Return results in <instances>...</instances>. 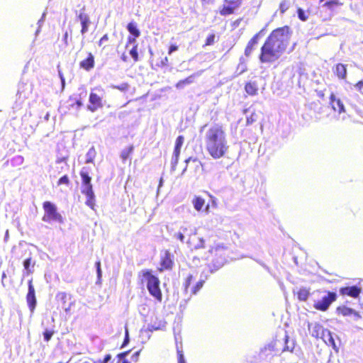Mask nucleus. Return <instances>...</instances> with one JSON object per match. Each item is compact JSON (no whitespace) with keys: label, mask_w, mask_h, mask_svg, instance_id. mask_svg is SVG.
Instances as JSON below:
<instances>
[{"label":"nucleus","mask_w":363,"mask_h":363,"mask_svg":"<svg viewBox=\"0 0 363 363\" xmlns=\"http://www.w3.org/2000/svg\"><path fill=\"white\" fill-rule=\"evenodd\" d=\"M240 5L241 1L239 0H224L219 9V13L223 16L234 14Z\"/></svg>","instance_id":"obj_11"},{"label":"nucleus","mask_w":363,"mask_h":363,"mask_svg":"<svg viewBox=\"0 0 363 363\" xmlns=\"http://www.w3.org/2000/svg\"><path fill=\"white\" fill-rule=\"evenodd\" d=\"M70 184L69 178L67 175L61 177L57 181V185L60 186L62 184L69 185Z\"/></svg>","instance_id":"obj_37"},{"label":"nucleus","mask_w":363,"mask_h":363,"mask_svg":"<svg viewBox=\"0 0 363 363\" xmlns=\"http://www.w3.org/2000/svg\"><path fill=\"white\" fill-rule=\"evenodd\" d=\"M96 269H97L98 277H100L101 276V262H100V261H98V262H96Z\"/></svg>","instance_id":"obj_51"},{"label":"nucleus","mask_w":363,"mask_h":363,"mask_svg":"<svg viewBox=\"0 0 363 363\" xmlns=\"http://www.w3.org/2000/svg\"><path fill=\"white\" fill-rule=\"evenodd\" d=\"M337 300V294L333 291H328L327 295L320 300L315 301L313 304L315 309L320 311H326L332 303Z\"/></svg>","instance_id":"obj_10"},{"label":"nucleus","mask_w":363,"mask_h":363,"mask_svg":"<svg viewBox=\"0 0 363 363\" xmlns=\"http://www.w3.org/2000/svg\"><path fill=\"white\" fill-rule=\"evenodd\" d=\"M169 62V59L167 56H162L160 58L152 59V64L157 67H162L167 66Z\"/></svg>","instance_id":"obj_25"},{"label":"nucleus","mask_w":363,"mask_h":363,"mask_svg":"<svg viewBox=\"0 0 363 363\" xmlns=\"http://www.w3.org/2000/svg\"><path fill=\"white\" fill-rule=\"evenodd\" d=\"M34 265H35V263L34 262L32 263L31 257L27 258L23 262V267H24L25 269L27 271L28 274H31L33 272V271L30 269V267L32 266L33 267Z\"/></svg>","instance_id":"obj_30"},{"label":"nucleus","mask_w":363,"mask_h":363,"mask_svg":"<svg viewBox=\"0 0 363 363\" xmlns=\"http://www.w3.org/2000/svg\"><path fill=\"white\" fill-rule=\"evenodd\" d=\"M177 358H178V363H185L184 357L182 351L177 350Z\"/></svg>","instance_id":"obj_47"},{"label":"nucleus","mask_w":363,"mask_h":363,"mask_svg":"<svg viewBox=\"0 0 363 363\" xmlns=\"http://www.w3.org/2000/svg\"><path fill=\"white\" fill-rule=\"evenodd\" d=\"M340 0H330L324 3L323 6L328 9H333L334 6L342 5Z\"/></svg>","instance_id":"obj_31"},{"label":"nucleus","mask_w":363,"mask_h":363,"mask_svg":"<svg viewBox=\"0 0 363 363\" xmlns=\"http://www.w3.org/2000/svg\"><path fill=\"white\" fill-rule=\"evenodd\" d=\"M267 31V25L256 33L247 42L244 54L246 57H250L257 48L259 40L264 37Z\"/></svg>","instance_id":"obj_8"},{"label":"nucleus","mask_w":363,"mask_h":363,"mask_svg":"<svg viewBox=\"0 0 363 363\" xmlns=\"http://www.w3.org/2000/svg\"><path fill=\"white\" fill-rule=\"evenodd\" d=\"M205 127H206V125H204L201 128V129L204 128Z\"/></svg>","instance_id":"obj_63"},{"label":"nucleus","mask_w":363,"mask_h":363,"mask_svg":"<svg viewBox=\"0 0 363 363\" xmlns=\"http://www.w3.org/2000/svg\"><path fill=\"white\" fill-rule=\"evenodd\" d=\"M205 283V280L200 279L197 281L195 284V285L191 288V294L196 295L203 287V284Z\"/></svg>","instance_id":"obj_29"},{"label":"nucleus","mask_w":363,"mask_h":363,"mask_svg":"<svg viewBox=\"0 0 363 363\" xmlns=\"http://www.w3.org/2000/svg\"><path fill=\"white\" fill-rule=\"evenodd\" d=\"M329 104L334 112L339 114L345 112V105L340 98H337L334 93H331L329 96Z\"/></svg>","instance_id":"obj_15"},{"label":"nucleus","mask_w":363,"mask_h":363,"mask_svg":"<svg viewBox=\"0 0 363 363\" xmlns=\"http://www.w3.org/2000/svg\"><path fill=\"white\" fill-rule=\"evenodd\" d=\"M190 161H192V162H197L198 160L197 158H194V157H189L187 158L186 160H185V163L187 164Z\"/></svg>","instance_id":"obj_55"},{"label":"nucleus","mask_w":363,"mask_h":363,"mask_svg":"<svg viewBox=\"0 0 363 363\" xmlns=\"http://www.w3.org/2000/svg\"><path fill=\"white\" fill-rule=\"evenodd\" d=\"M122 363H130V362H128V360H126V359H124V360L122 362Z\"/></svg>","instance_id":"obj_61"},{"label":"nucleus","mask_w":363,"mask_h":363,"mask_svg":"<svg viewBox=\"0 0 363 363\" xmlns=\"http://www.w3.org/2000/svg\"><path fill=\"white\" fill-rule=\"evenodd\" d=\"M194 82V75L189 76L184 79L179 81L176 84L175 86L177 89L183 88L186 84H190Z\"/></svg>","instance_id":"obj_28"},{"label":"nucleus","mask_w":363,"mask_h":363,"mask_svg":"<svg viewBox=\"0 0 363 363\" xmlns=\"http://www.w3.org/2000/svg\"><path fill=\"white\" fill-rule=\"evenodd\" d=\"M297 14H298V18L300 20H301L302 21H306L308 18V16L306 15L305 11L301 8H298Z\"/></svg>","instance_id":"obj_36"},{"label":"nucleus","mask_w":363,"mask_h":363,"mask_svg":"<svg viewBox=\"0 0 363 363\" xmlns=\"http://www.w3.org/2000/svg\"><path fill=\"white\" fill-rule=\"evenodd\" d=\"M354 87L356 89L363 94V80L358 81L355 84Z\"/></svg>","instance_id":"obj_42"},{"label":"nucleus","mask_w":363,"mask_h":363,"mask_svg":"<svg viewBox=\"0 0 363 363\" xmlns=\"http://www.w3.org/2000/svg\"><path fill=\"white\" fill-rule=\"evenodd\" d=\"M61 79H62V83H64V81H65V80H64L63 77H61Z\"/></svg>","instance_id":"obj_62"},{"label":"nucleus","mask_w":363,"mask_h":363,"mask_svg":"<svg viewBox=\"0 0 363 363\" xmlns=\"http://www.w3.org/2000/svg\"><path fill=\"white\" fill-rule=\"evenodd\" d=\"M205 146L208 155L214 160L226 155L229 146L221 125L214 124L208 129L205 135Z\"/></svg>","instance_id":"obj_2"},{"label":"nucleus","mask_w":363,"mask_h":363,"mask_svg":"<svg viewBox=\"0 0 363 363\" xmlns=\"http://www.w3.org/2000/svg\"><path fill=\"white\" fill-rule=\"evenodd\" d=\"M128 342H129L128 330V329H125V338L121 345V347H124L125 345H127L128 344Z\"/></svg>","instance_id":"obj_46"},{"label":"nucleus","mask_w":363,"mask_h":363,"mask_svg":"<svg viewBox=\"0 0 363 363\" xmlns=\"http://www.w3.org/2000/svg\"><path fill=\"white\" fill-rule=\"evenodd\" d=\"M245 90L247 94L255 96L257 94L258 88L256 82H248L245 84Z\"/></svg>","instance_id":"obj_23"},{"label":"nucleus","mask_w":363,"mask_h":363,"mask_svg":"<svg viewBox=\"0 0 363 363\" xmlns=\"http://www.w3.org/2000/svg\"><path fill=\"white\" fill-rule=\"evenodd\" d=\"M184 138L182 135H179L176 140L172 156V164L176 166L179 162L180 152L182 146L183 145Z\"/></svg>","instance_id":"obj_17"},{"label":"nucleus","mask_w":363,"mask_h":363,"mask_svg":"<svg viewBox=\"0 0 363 363\" xmlns=\"http://www.w3.org/2000/svg\"><path fill=\"white\" fill-rule=\"evenodd\" d=\"M324 0H320V2L323 1Z\"/></svg>","instance_id":"obj_64"},{"label":"nucleus","mask_w":363,"mask_h":363,"mask_svg":"<svg viewBox=\"0 0 363 363\" xmlns=\"http://www.w3.org/2000/svg\"><path fill=\"white\" fill-rule=\"evenodd\" d=\"M192 281H196L195 277H194L193 274H189L187 276V277L186 278L185 281L184 283V290L186 292L188 291V289H189V286H190Z\"/></svg>","instance_id":"obj_34"},{"label":"nucleus","mask_w":363,"mask_h":363,"mask_svg":"<svg viewBox=\"0 0 363 363\" xmlns=\"http://www.w3.org/2000/svg\"><path fill=\"white\" fill-rule=\"evenodd\" d=\"M111 359V355L110 354H107L104 356L103 359H99L98 361L94 362V363H108Z\"/></svg>","instance_id":"obj_44"},{"label":"nucleus","mask_w":363,"mask_h":363,"mask_svg":"<svg viewBox=\"0 0 363 363\" xmlns=\"http://www.w3.org/2000/svg\"><path fill=\"white\" fill-rule=\"evenodd\" d=\"M225 248L221 246H216L215 247H212L209 252L211 255H216L218 252L223 251Z\"/></svg>","instance_id":"obj_41"},{"label":"nucleus","mask_w":363,"mask_h":363,"mask_svg":"<svg viewBox=\"0 0 363 363\" xmlns=\"http://www.w3.org/2000/svg\"><path fill=\"white\" fill-rule=\"evenodd\" d=\"M130 55L133 59L134 62H136L139 60V55L138 52V45L135 44L130 50Z\"/></svg>","instance_id":"obj_32"},{"label":"nucleus","mask_w":363,"mask_h":363,"mask_svg":"<svg viewBox=\"0 0 363 363\" xmlns=\"http://www.w3.org/2000/svg\"><path fill=\"white\" fill-rule=\"evenodd\" d=\"M5 277H6V274L4 272L2 274L1 278H2V279H4Z\"/></svg>","instance_id":"obj_60"},{"label":"nucleus","mask_w":363,"mask_h":363,"mask_svg":"<svg viewBox=\"0 0 363 363\" xmlns=\"http://www.w3.org/2000/svg\"><path fill=\"white\" fill-rule=\"evenodd\" d=\"M140 351L138 350L135 352H134L133 354H132V360L135 362H137L138 361V359H139V356H140Z\"/></svg>","instance_id":"obj_49"},{"label":"nucleus","mask_w":363,"mask_h":363,"mask_svg":"<svg viewBox=\"0 0 363 363\" xmlns=\"http://www.w3.org/2000/svg\"><path fill=\"white\" fill-rule=\"evenodd\" d=\"M215 35L214 34H210L207 38H206V42H205V44H204V46H209V45H212L214 44L215 43Z\"/></svg>","instance_id":"obj_38"},{"label":"nucleus","mask_w":363,"mask_h":363,"mask_svg":"<svg viewBox=\"0 0 363 363\" xmlns=\"http://www.w3.org/2000/svg\"><path fill=\"white\" fill-rule=\"evenodd\" d=\"M257 116L255 113H252L249 116L247 117L246 123L247 125H251L257 121Z\"/></svg>","instance_id":"obj_39"},{"label":"nucleus","mask_w":363,"mask_h":363,"mask_svg":"<svg viewBox=\"0 0 363 363\" xmlns=\"http://www.w3.org/2000/svg\"><path fill=\"white\" fill-rule=\"evenodd\" d=\"M175 236H176V238H177V239H179L181 242H183V241H184V236L183 233H177V234L175 235Z\"/></svg>","instance_id":"obj_53"},{"label":"nucleus","mask_w":363,"mask_h":363,"mask_svg":"<svg viewBox=\"0 0 363 363\" xmlns=\"http://www.w3.org/2000/svg\"><path fill=\"white\" fill-rule=\"evenodd\" d=\"M178 49H179L178 45H177L175 44H172L169 46V48L168 49V54L171 55L173 52L177 51Z\"/></svg>","instance_id":"obj_48"},{"label":"nucleus","mask_w":363,"mask_h":363,"mask_svg":"<svg viewBox=\"0 0 363 363\" xmlns=\"http://www.w3.org/2000/svg\"><path fill=\"white\" fill-rule=\"evenodd\" d=\"M134 146L133 145L128 146L126 149L123 150L121 153V157L123 162L129 159L133 154Z\"/></svg>","instance_id":"obj_26"},{"label":"nucleus","mask_w":363,"mask_h":363,"mask_svg":"<svg viewBox=\"0 0 363 363\" xmlns=\"http://www.w3.org/2000/svg\"><path fill=\"white\" fill-rule=\"evenodd\" d=\"M242 18H238L236 19L235 21H233L231 24V26L233 27V28H236L238 27L240 23L242 22Z\"/></svg>","instance_id":"obj_50"},{"label":"nucleus","mask_w":363,"mask_h":363,"mask_svg":"<svg viewBox=\"0 0 363 363\" xmlns=\"http://www.w3.org/2000/svg\"><path fill=\"white\" fill-rule=\"evenodd\" d=\"M187 243L191 250L204 247V240L196 234L190 235Z\"/></svg>","instance_id":"obj_18"},{"label":"nucleus","mask_w":363,"mask_h":363,"mask_svg":"<svg viewBox=\"0 0 363 363\" xmlns=\"http://www.w3.org/2000/svg\"><path fill=\"white\" fill-rule=\"evenodd\" d=\"M312 336L318 339L320 338L328 346L332 347L334 350H337L334 338L331 332L325 328L322 325L315 323L312 331Z\"/></svg>","instance_id":"obj_7"},{"label":"nucleus","mask_w":363,"mask_h":363,"mask_svg":"<svg viewBox=\"0 0 363 363\" xmlns=\"http://www.w3.org/2000/svg\"><path fill=\"white\" fill-rule=\"evenodd\" d=\"M127 29L128 32L135 37H139L140 31L137 28V25L135 23L130 22L127 25Z\"/></svg>","instance_id":"obj_27"},{"label":"nucleus","mask_w":363,"mask_h":363,"mask_svg":"<svg viewBox=\"0 0 363 363\" xmlns=\"http://www.w3.org/2000/svg\"><path fill=\"white\" fill-rule=\"evenodd\" d=\"M43 208L44 211L42 220L51 223L56 222L58 223H62L64 221L62 216L58 212L57 206L49 201H44L43 203Z\"/></svg>","instance_id":"obj_5"},{"label":"nucleus","mask_w":363,"mask_h":363,"mask_svg":"<svg viewBox=\"0 0 363 363\" xmlns=\"http://www.w3.org/2000/svg\"><path fill=\"white\" fill-rule=\"evenodd\" d=\"M333 72L340 80H345L347 77V65L337 63L333 67Z\"/></svg>","instance_id":"obj_20"},{"label":"nucleus","mask_w":363,"mask_h":363,"mask_svg":"<svg viewBox=\"0 0 363 363\" xmlns=\"http://www.w3.org/2000/svg\"><path fill=\"white\" fill-rule=\"evenodd\" d=\"M318 96L320 99H323L325 98V94H324V92H323V91H318Z\"/></svg>","instance_id":"obj_56"},{"label":"nucleus","mask_w":363,"mask_h":363,"mask_svg":"<svg viewBox=\"0 0 363 363\" xmlns=\"http://www.w3.org/2000/svg\"><path fill=\"white\" fill-rule=\"evenodd\" d=\"M95 60L94 56L91 52H89L86 59L82 60L79 63L80 68L85 71H90L94 67Z\"/></svg>","instance_id":"obj_19"},{"label":"nucleus","mask_w":363,"mask_h":363,"mask_svg":"<svg viewBox=\"0 0 363 363\" xmlns=\"http://www.w3.org/2000/svg\"><path fill=\"white\" fill-rule=\"evenodd\" d=\"M205 203V199L199 196H195L192 200L194 207L197 211H200L203 208Z\"/></svg>","instance_id":"obj_24"},{"label":"nucleus","mask_w":363,"mask_h":363,"mask_svg":"<svg viewBox=\"0 0 363 363\" xmlns=\"http://www.w3.org/2000/svg\"><path fill=\"white\" fill-rule=\"evenodd\" d=\"M293 31L284 26L271 31L262 43L258 55L261 64H272L287 52Z\"/></svg>","instance_id":"obj_1"},{"label":"nucleus","mask_w":363,"mask_h":363,"mask_svg":"<svg viewBox=\"0 0 363 363\" xmlns=\"http://www.w3.org/2000/svg\"><path fill=\"white\" fill-rule=\"evenodd\" d=\"M96 90L101 91V92L104 91V89L99 88L91 89L89 97V104L87 105V109L91 112H95L98 109L101 108L104 106L103 97L101 95L95 92Z\"/></svg>","instance_id":"obj_9"},{"label":"nucleus","mask_w":363,"mask_h":363,"mask_svg":"<svg viewBox=\"0 0 363 363\" xmlns=\"http://www.w3.org/2000/svg\"><path fill=\"white\" fill-rule=\"evenodd\" d=\"M52 335H53V332L50 331V330H45L43 333L44 340L46 342H48L51 339Z\"/></svg>","instance_id":"obj_43"},{"label":"nucleus","mask_w":363,"mask_h":363,"mask_svg":"<svg viewBox=\"0 0 363 363\" xmlns=\"http://www.w3.org/2000/svg\"><path fill=\"white\" fill-rule=\"evenodd\" d=\"M67 38H68V33H67V32H66L64 35V41H65V45L68 44Z\"/></svg>","instance_id":"obj_57"},{"label":"nucleus","mask_w":363,"mask_h":363,"mask_svg":"<svg viewBox=\"0 0 363 363\" xmlns=\"http://www.w3.org/2000/svg\"><path fill=\"white\" fill-rule=\"evenodd\" d=\"M289 340L288 335H285L282 338L272 340L269 343L261 349V352L272 355H278L284 352H293L294 346L289 347L287 344Z\"/></svg>","instance_id":"obj_3"},{"label":"nucleus","mask_w":363,"mask_h":363,"mask_svg":"<svg viewBox=\"0 0 363 363\" xmlns=\"http://www.w3.org/2000/svg\"><path fill=\"white\" fill-rule=\"evenodd\" d=\"M143 276L147 279V288L151 296H152L158 302L162 301V294L160 288V279L155 275H152L149 270L144 271Z\"/></svg>","instance_id":"obj_6"},{"label":"nucleus","mask_w":363,"mask_h":363,"mask_svg":"<svg viewBox=\"0 0 363 363\" xmlns=\"http://www.w3.org/2000/svg\"><path fill=\"white\" fill-rule=\"evenodd\" d=\"M121 59L123 62H127V56H125L124 54L121 56Z\"/></svg>","instance_id":"obj_59"},{"label":"nucleus","mask_w":363,"mask_h":363,"mask_svg":"<svg viewBox=\"0 0 363 363\" xmlns=\"http://www.w3.org/2000/svg\"><path fill=\"white\" fill-rule=\"evenodd\" d=\"M28 293L26 294V301L30 312H33L36 306L37 300L32 279L29 280L28 282Z\"/></svg>","instance_id":"obj_13"},{"label":"nucleus","mask_w":363,"mask_h":363,"mask_svg":"<svg viewBox=\"0 0 363 363\" xmlns=\"http://www.w3.org/2000/svg\"><path fill=\"white\" fill-rule=\"evenodd\" d=\"M76 104H77V106L80 107V106H82V102L80 100H77L76 101Z\"/></svg>","instance_id":"obj_58"},{"label":"nucleus","mask_w":363,"mask_h":363,"mask_svg":"<svg viewBox=\"0 0 363 363\" xmlns=\"http://www.w3.org/2000/svg\"><path fill=\"white\" fill-rule=\"evenodd\" d=\"M160 267L157 269L159 272L171 270L174 265L172 255L169 250H164L161 255L160 261Z\"/></svg>","instance_id":"obj_12"},{"label":"nucleus","mask_w":363,"mask_h":363,"mask_svg":"<svg viewBox=\"0 0 363 363\" xmlns=\"http://www.w3.org/2000/svg\"><path fill=\"white\" fill-rule=\"evenodd\" d=\"M310 294V289L307 288H301L295 293V296L299 301H306Z\"/></svg>","instance_id":"obj_22"},{"label":"nucleus","mask_w":363,"mask_h":363,"mask_svg":"<svg viewBox=\"0 0 363 363\" xmlns=\"http://www.w3.org/2000/svg\"><path fill=\"white\" fill-rule=\"evenodd\" d=\"M337 312L339 315H342L343 316H350L353 315L358 318H360V315L357 311L345 306H338L337 308Z\"/></svg>","instance_id":"obj_21"},{"label":"nucleus","mask_w":363,"mask_h":363,"mask_svg":"<svg viewBox=\"0 0 363 363\" xmlns=\"http://www.w3.org/2000/svg\"><path fill=\"white\" fill-rule=\"evenodd\" d=\"M130 352V350H128V351H125V352H121L120 354H118V357L119 359H123L125 358L128 354Z\"/></svg>","instance_id":"obj_52"},{"label":"nucleus","mask_w":363,"mask_h":363,"mask_svg":"<svg viewBox=\"0 0 363 363\" xmlns=\"http://www.w3.org/2000/svg\"><path fill=\"white\" fill-rule=\"evenodd\" d=\"M57 297L62 301V302L65 303L67 298V294L65 292L58 293Z\"/></svg>","instance_id":"obj_45"},{"label":"nucleus","mask_w":363,"mask_h":363,"mask_svg":"<svg viewBox=\"0 0 363 363\" xmlns=\"http://www.w3.org/2000/svg\"><path fill=\"white\" fill-rule=\"evenodd\" d=\"M129 84L128 82H123L119 85H111V88L113 89H118L122 92L126 91L129 88Z\"/></svg>","instance_id":"obj_33"},{"label":"nucleus","mask_w":363,"mask_h":363,"mask_svg":"<svg viewBox=\"0 0 363 363\" xmlns=\"http://www.w3.org/2000/svg\"><path fill=\"white\" fill-rule=\"evenodd\" d=\"M137 38L138 37H135V36H133V35L132 36H128V43H135Z\"/></svg>","instance_id":"obj_54"},{"label":"nucleus","mask_w":363,"mask_h":363,"mask_svg":"<svg viewBox=\"0 0 363 363\" xmlns=\"http://www.w3.org/2000/svg\"><path fill=\"white\" fill-rule=\"evenodd\" d=\"M108 40V35L107 34H105L99 40V45L100 47H103V48H106V45L104 43H105V42H107Z\"/></svg>","instance_id":"obj_40"},{"label":"nucleus","mask_w":363,"mask_h":363,"mask_svg":"<svg viewBox=\"0 0 363 363\" xmlns=\"http://www.w3.org/2000/svg\"><path fill=\"white\" fill-rule=\"evenodd\" d=\"M77 18L79 21L82 26L81 33L84 35V33L88 32L89 28L91 23L90 17L89 14L85 11V9L83 8L80 10Z\"/></svg>","instance_id":"obj_14"},{"label":"nucleus","mask_w":363,"mask_h":363,"mask_svg":"<svg viewBox=\"0 0 363 363\" xmlns=\"http://www.w3.org/2000/svg\"><path fill=\"white\" fill-rule=\"evenodd\" d=\"M289 6L288 1L286 0H283L279 4V9L281 13H284L289 9Z\"/></svg>","instance_id":"obj_35"},{"label":"nucleus","mask_w":363,"mask_h":363,"mask_svg":"<svg viewBox=\"0 0 363 363\" xmlns=\"http://www.w3.org/2000/svg\"><path fill=\"white\" fill-rule=\"evenodd\" d=\"M340 294L342 296H350L357 298L362 293V289L357 286L341 287L339 290Z\"/></svg>","instance_id":"obj_16"},{"label":"nucleus","mask_w":363,"mask_h":363,"mask_svg":"<svg viewBox=\"0 0 363 363\" xmlns=\"http://www.w3.org/2000/svg\"><path fill=\"white\" fill-rule=\"evenodd\" d=\"M80 177L82 178V194L86 196V201L85 203L89 206L91 209H94L95 206V196L93 191V186L91 184V177L87 167H83L80 172Z\"/></svg>","instance_id":"obj_4"}]
</instances>
